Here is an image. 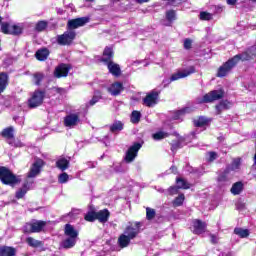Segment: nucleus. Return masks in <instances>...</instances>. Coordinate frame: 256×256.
Returning a JSON list of instances; mask_svg holds the SVG:
<instances>
[{"label":"nucleus","instance_id":"f257e3e1","mask_svg":"<svg viewBox=\"0 0 256 256\" xmlns=\"http://www.w3.org/2000/svg\"><path fill=\"white\" fill-rule=\"evenodd\" d=\"M109 217H111L109 209L104 208L96 212L95 207L93 206H91L89 211L84 215V219L88 223H95V221H98L99 223L105 224L109 221Z\"/></svg>","mask_w":256,"mask_h":256},{"label":"nucleus","instance_id":"f03ea898","mask_svg":"<svg viewBox=\"0 0 256 256\" xmlns=\"http://www.w3.org/2000/svg\"><path fill=\"white\" fill-rule=\"evenodd\" d=\"M47 95V91L36 89L34 92L30 94L29 99L27 100V107L29 109H37V107H41L45 101V97Z\"/></svg>","mask_w":256,"mask_h":256},{"label":"nucleus","instance_id":"7ed1b4c3","mask_svg":"<svg viewBox=\"0 0 256 256\" xmlns=\"http://www.w3.org/2000/svg\"><path fill=\"white\" fill-rule=\"evenodd\" d=\"M239 59H241L239 56H233L232 58H229L218 68L216 77H220L221 79L223 77H227L230 71H233V69L237 67L239 64Z\"/></svg>","mask_w":256,"mask_h":256},{"label":"nucleus","instance_id":"20e7f679","mask_svg":"<svg viewBox=\"0 0 256 256\" xmlns=\"http://www.w3.org/2000/svg\"><path fill=\"white\" fill-rule=\"evenodd\" d=\"M1 183L9 185V187H15L21 183V178L15 175L9 168L1 166Z\"/></svg>","mask_w":256,"mask_h":256},{"label":"nucleus","instance_id":"39448f33","mask_svg":"<svg viewBox=\"0 0 256 256\" xmlns=\"http://www.w3.org/2000/svg\"><path fill=\"white\" fill-rule=\"evenodd\" d=\"M1 31L4 35H14L15 37L23 35V27L19 25H11L8 22H1Z\"/></svg>","mask_w":256,"mask_h":256},{"label":"nucleus","instance_id":"423d86ee","mask_svg":"<svg viewBox=\"0 0 256 256\" xmlns=\"http://www.w3.org/2000/svg\"><path fill=\"white\" fill-rule=\"evenodd\" d=\"M223 97H225L224 89L212 90L202 97L201 103H213L223 99Z\"/></svg>","mask_w":256,"mask_h":256},{"label":"nucleus","instance_id":"0eeeda50","mask_svg":"<svg viewBox=\"0 0 256 256\" xmlns=\"http://www.w3.org/2000/svg\"><path fill=\"white\" fill-rule=\"evenodd\" d=\"M47 163L41 158H35L34 163L30 167L29 172L27 173L28 179H33V177H37L39 173H41V169L45 167Z\"/></svg>","mask_w":256,"mask_h":256},{"label":"nucleus","instance_id":"6e6552de","mask_svg":"<svg viewBox=\"0 0 256 256\" xmlns=\"http://www.w3.org/2000/svg\"><path fill=\"white\" fill-rule=\"evenodd\" d=\"M161 92L152 90L151 92L147 93L146 96L142 100V104L145 107H155L157 103H159V95Z\"/></svg>","mask_w":256,"mask_h":256},{"label":"nucleus","instance_id":"1a4fd4ad","mask_svg":"<svg viewBox=\"0 0 256 256\" xmlns=\"http://www.w3.org/2000/svg\"><path fill=\"white\" fill-rule=\"evenodd\" d=\"M75 37H77L75 31H66L63 34L58 35L56 41L58 45H71L75 40Z\"/></svg>","mask_w":256,"mask_h":256},{"label":"nucleus","instance_id":"9d476101","mask_svg":"<svg viewBox=\"0 0 256 256\" xmlns=\"http://www.w3.org/2000/svg\"><path fill=\"white\" fill-rule=\"evenodd\" d=\"M139 149H141V143L136 142L126 151V155L124 157L125 163H133L137 154L139 153Z\"/></svg>","mask_w":256,"mask_h":256},{"label":"nucleus","instance_id":"9b49d317","mask_svg":"<svg viewBox=\"0 0 256 256\" xmlns=\"http://www.w3.org/2000/svg\"><path fill=\"white\" fill-rule=\"evenodd\" d=\"M113 59H115V51L112 46H106L103 50L102 57L99 59L100 63H104V65H109V63H113Z\"/></svg>","mask_w":256,"mask_h":256},{"label":"nucleus","instance_id":"f8f14e48","mask_svg":"<svg viewBox=\"0 0 256 256\" xmlns=\"http://www.w3.org/2000/svg\"><path fill=\"white\" fill-rule=\"evenodd\" d=\"M235 57H239V61H253L256 57V44L248 47L241 54H236Z\"/></svg>","mask_w":256,"mask_h":256},{"label":"nucleus","instance_id":"ddd939ff","mask_svg":"<svg viewBox=\"0 0 256 256\" xmlns=\"http://www.w3.org/2000/svg\"><path fill=\"white\" fill-rule=\"evenodd\" d=\"M207 231V222L201 219H194L192 221V233L194 235H203Z\"/></svg>","mask_w":256,"mask_h":256},{"label":"nucleus","instance_id":"4468645a","mask_svg":"<svg viewBox=\"0 0 256 256\" xmlns=\"http://www.w3.org/2000/svg\"><path fill=\"white\" fill-rule=\"evenodd\" d=\"M71 69V64L61 63L58 66H56L54 70V77H56V79H61V77H67Z\"/></svg>","mask_w":256,"mask_h":256},{"label":"nucleus","instance_id":"2eb2a0df","mask_svg":"<svg viewBox=\"0 0 256 256\" xmlns=\"http://www.w3.org/2000/svg\"><path fill=\"white\" fill-rule=\"evenodd\" d=\"M193 73H195V66H190L188 70L172 74L168 83H172V81H179V79H185V77H189V75H193Z\"/></svg>","mask_w":256,"mask_h":256},{"label":"nucleus","instance_id":"dca6fc26","mask_svg":"<svg viewBox=\"0 0 256 256\" xmlns=\"http://www.w3.org/2000/svg\"><path fill=\"white\" fill-rule=\"evenodd\" d=\"M141 233V222H135V227L127 226L124 230V235L130 239H135Z\"/></svg>","mask_w":256,"mask_h":256},{"label":"nucleus","instance_id":"f3484780","mask_svg":"<svg viewBox=\"0 0 256 256\" xmlns=\"http://www.w3.org/2000/svg\"><path fill=\"white\" fill-rule=\"evenodd\" d=\"M89 23V17H80L69 20L67 23L68 29H79V27H83Z\"/></svg>","mask_w":256,"mask_h":256},{"label":"nucleus","instance_id":"a211bd4d","mask_svg":"<svg viewBox=\"0 0 256 256\" xmlns=\"http://www.w3.org/2000/svg\"><path fill=\"white\" fill-rule=\"evenodd\" d=\"M80 121L79 114H69L64 118V125L65 127H75L79 125Z\"/></svg>","mask_w":256,"mask_h":256},{"label":"nucleus","instance_id":"6ab92c4d","mask_svg":"<svg viewBox=\"0 0 256 256\" xmlns=\"http://www.w3.org/2000/svg\"><path fill=\"white\" fill-rule=\"evenodd\" d=\"M4 139H7L8 143L13 146V141H15V129L13 126L4 128L1 132Z\"/></svg>","mask_w":256,"mask_h":256},{"label":"nucleus","instance_id":"aec40b11","mask_svg":"<svg viewBox=\"0 0 256 256\" xmlns=\"http://www.w3.org/2000/svg\"><path fill=\"white\" fill-rule=\"evenodd\" d=\"M122 91H125V87H123V83L121 82H114L108 88V92H110L113 97L121 95Z\"/></svg>","mask_w":256,"mask_h":256},{"label":"nucleus","instance_id":"412c9836","mask_svg":"<svg viewBox=\"0 0 256 256\" xmlns=\"http://www.w3.org/2000/svg\"><path fill=\"white\" fill-rule=\"evenodd\" d=\"M64 235L68 238L77 239L79 237V231L71 224H66L64 226Z\"/></svg>","mask_w":256,"mask_h":256},{"label":"nucleus","instance_id":"4be33fe9","mask_svg":"<svg viewBox=\"0 0 256 256\" xmlns=\"http://www.w3.org/2000/svg\"><path fill=\"white\" fill-rule=\"evenodd\" d=\"M30 230L29 233H41L47 222L39 220L33 223H30Z\"/></svg>","mask_w":256,"mask_h":256},{"label":"nucleus","instance_id":"5701e85b","mask_svg":"<svg viewBox=\"0 0 256 256\" xmlns=\"http://www.w3.org/2000/svg\"><path fill=\"white\" fill-rule=\"evenodd\" d=\"M107 69L111 75L114 77H121V66L115 62H109V64H106Z\"/></svg>","mask_w":256,"mask_h":256},{"label":"nucleus","instance_id":"b1692460","mask_svg":"<svg viewBox=\"0 0 256 256\" xmlns=\"http://www.w3.org/2000/svg\"><path fill=\"white\" fill-rule=\"evenodd\" d=\"M216 114L221 115L223 111L231 109V102L229 100H221L216 106Z\"/></svg>","mask_w":256,"mask_h":256},{"label":"nucleus","instance_id":"393cba45","mask_svg":"<svg viewBox=\"0 0 256 256\" xmlns=\"http://www.w3.org/2000/svg\"><path fill=\"white\" fill-rule=\"evenodd\" d=\"M211 121H213L211 118H207L205 116H198L196 120H193V125L194 127H199V128L207 127V125H209Z\"/></svg>","mask_w":256,"mask_h":256},{"label":"nucleus","instance_id":"a878e982","mask_svg":"<svg viewBox=\"0 0 256 256\" xmlns=\"http://www.w3.org/2000/svg\"><path fill=\"white\" fill-rule=\"evenodd\" d=\"M131 241L132 239L129 238L127 234H121L118 237V247H120V249H125L126 247H129V245H131Z\"/></svg>","mask_w":256,"mask_h":256},{"label":"nucleus","instance_id":"bb28decb","mask_svg":"<svg viewBox=\"0 0 256 256\" xmlns=\"http://www.w3.org/2000/svg\"><path fill=\"white\" fill-rule=\"evenodd\" d=\"M75 245H77V239L69 238V237L62 240V242L60 243V247L62 249H73V247H75Z\"/></svg>","mask_w":256,"mask_h":256},{"label":"nucleus","instance_id":"cd10ccee","mask_svg":"<svg viewBox=\"0 0 256 256\" xmlns=\"http://www.w3.org/2000/svg\"><path fill=\"white\" fill-rule=\"evenodd\" d=\"M49 54H50L49 49L41 48L36 51L35 57L38 61H47Z\"/></svg>","mask_w":256,"mask_h":256},{"label":"nucleus","instance_id":"c85d7f7f","mask_svg":"<svg viewBox=\"0 0 256 256\" xmlns=\"http://www.w3.org/2000/svg\"><path fill=\"white\" fill-rule=\"evenodd\" d=\"M27 191H29V182L26 181L23 183L22 188L16 191L15 197L16 199H23L25 195H27Z\"/></svg>","mask_w":256,"mask_h":256},{"label":"nucleus","instance_id":"c756f323","mask_svg":"<svg viewBox=\"0 0 256 256\" xmlns=\"http://www.w3.org/2000/svg\"><path fill=\"white\" fill-rule=\"evenodd\" d=\"M1 256H17V250L11 246H2Z\"/></svg>","mask_w":256,"mask_h":256},{"label":"nucleus","instance_id":"7c9ffc66","mask_svg":"<svg viewBox=\"0 0 256 256\" xmlns=\"http://www.w3.org/2000/svg\"><path fill=\"white\" fill-rule=\"evenodd\" d=\"M230 192L232 193V195H241V193L243 192V182H235L232 185Z\"/></svg>","mask_w":256,"mask_h":256},{"label":"nucleus","instance_id":"2f4dec72","mask_svg":"<svg viewBox=\"0 0 256 256\" xmlns=\"http://www.w3.org/2000/svg\"><path fill=\"white\" fill-rule=\"evenodd\" d=\"M56 167L60 169V171H67L69 169V160L66 158H60L56 161Z\"/></svg>","mask_w":256,"mask_h":256},{"label":"nucleus","instance_id":"473e14b6","mask_svg":"<svg viewBox=\"0 0 256 256\" xmlns=\"http://www.w3.org/2000/svg\"><path fill=\"white\" fill-rule=\"evenodd\" d=\"M176 185H178L180 189H191V183H189L185 178L177 177Z\"/></svg>","mask_w":256,"mask_h":256},{"label":"nucleus","instance_id":"72a5a7b5","mask_svg":"<svg viewBox=\"0 0 256 256\" xmlns=\"http://www.w3.org/2000/svg\"><path fill=\"white\" fill-rule=\"evenodd\" d=\"M9 87V74L1 72V93Z\"/></svg>","mask_w":256,"mask_h":256},{"label":"nucleus","instance_id":"f704fd0d","mask_svg":"<svg viewBox=\"0 0 256 256\" xmlns=\"http://www.w3.org/2000/svg\"><path fill=\"white\" fill-rule=\"evenodd\" d=\"M166 21L168 23H173V21H177V11L170 9L165 12Z\"/></svg>","mask_w":256,"mask_h":256},{"label":"nucleus","instance_id":"c9c22d12","mask_svg":"<svg viewBox=\"0 0 256 256\" xmlns=\"http://www.w3.org/2000/svg\"><path fill=\"white\" fill-rule=\"evenodd\" d=\"M101 99H103V94L101 93V91L96 90V91H94V95H93L92 99L89 101V105L91 107H93V105H95L96 103H99V101H101Z\"/></svg>","mask_w":256,"mask_h":256},{"label":"nucleus","instance_id":"e433bc0d","mask_svg":"<svg viewBox=\"0 0 256 256\" xmlns=\"http://www.w3.org/2000/svg\"><path fill=\"white\" fill-rule=\"evenodd\" d=\"M26 243L29 247L37 249V247H43V241L35 240L33 237L26 238Z\"/></svg>","mask_w":256,"mask_h":256},{"label":"nucleus","instance_id":"4c0bfd02","mask_svg":"<svg viewBox=\"0 0 256 256\" xmlns=\"http://www.w3.org/2000/svg\"><path fill=\"white\" fill-rule=\"evenodd\" d=\"M34 79V84L37 85V87L41 86V83L43 82V79H45V74L43 72H36L32 75Z\"/></svg>","mask_w":256,"mask_h":256},{"label":"nucleus","instance_id":"58836bf2","mask_svg":"<svg viewBox=\"0 0 256 256\" xmlns=\"http://www.w3.org/2000/svg\"><path fill=\"white\" fill-rule=\"evenodd\" d=\"M48 26L49 22L45 20H40L35 25V31H37L38 33H42V31H45V29H47Z\"/></svg>","mask_w":256,"mask_h":256},{"label":"nucleus","instance_id":"ea45409f","mask_svg":"<svg viewBox=\"0 0 256 256\" xmlns=\"http://www.w3.org/2000/svg\"><path fill=\"white\" fill-rule=\"evenodd\" d=\"M234 234L238 235L241 239H245L249 236V229L235 228Z\"/></svg>","mask_w":256,"mask_h":256},{"label":"nucleus","instance_id":"a19ab883","mask_svg":"<svg viewBox=\"0 0 256 256\" xmlns=\"http://www.w3.org/2000/svg\"><path fill=\"white\" fill-rule=\"evenodd\" d=\"M123 122L121 121H115L111 126H110V131L111 133H117L118 131H123Z\"/></svg>","mask_w":256,"mask_h":256},{"label":"nucleus","instance_id":"79ce46f5","mask_svg":"<svg viewBox=\"0 0 256 256\" xmlns=\"http://www.w3.org/2000/svg\"><path fill=\"white\" fill-rule=\"evenodd\" d=\"M187 113H191V108L190 107H184L180 110H177L174 113V119H179L180 117H183V115H187Z\"/></svg>","mask_w":256,"mask_h":256},{"label":"nucleus","instance_id":"37998d69","mask_svg":"<svg viewBox=\"0 0 256 256\" xmlns=\"http://www.w3.org/2000/svg\"><path fill=\"white\" fill-rule=\"evenodd\" d=\"M231 173V169L226 168L223 173H221L220 175H218L217 177V181L218 183H225L227 181V175Z\"/></svg>","mask_w":256,"mask_h":256},{"label":"nucleus","instance_id":"c03bdc74","mask_svg":"<svg viewBox=\"0 0 256 256\" xmlns=\"http://www.w3.org/2000/svg\"><path fill=\"white\" fill-rule=\"evenodd\" d=\"M166 137H169V133L163 131L156 132L152 135L154 141H161V139H165Z\"/></svg>","mask_w":256,"mask_h":256},{"label":"nucleus","instance_id":"a18cd8bd","mask_svg":"<svg viewBox=\"0 0 256 256\" xmlns=\"http://www.w3.org/2000/svg\"><path fill=\"white\" fill-rule=\"evenodd\" d=\"M185 201V194H179L178 197H176L173 200V206L174 207H181Z\"/></svg>","mask_w":256,"mask_h":256},{"label":"nucleus","instance_id":"49530a36","mask_svg":"<svg viewBox=\"0 0 256 256\" xmlns=\"http://www.w3.org/2000/svg\"><path fill=\"white\" fill-rule=\"evenodd\" d=\"M155 215H157V213L155 212V209L147 207L146 208V219L147 221H153V219H155Z\"/></svg>","mask_w":256,"mask_h":256},{"label":"nucleus","instance_id":"de8ad7c7","mask_svg":"<svg viewBox=\"0 0 256 256\" xmlns=\"http://www.w3.org/2000/svg\"><path fill=\"white\" fill-rule=\"evenodd\" d=\"M237 169H241V157H237L232 160L231 170L237 171Z\"/></svg>","mask_w":256,"mask_h":256},{"label":"nucleus","instance_id":"09e8293b","mask_svg":"<svg viewBox=\"0 0 256 256\" xmlns=\"http://www.w3.org/2000/svg\"><path fill=\"white\" fill-rule=\"evenodd\" d=\"M211 20H213V14L207 11L200 12V21H211Z\"/></svg>","mask_w":256,"mask_h":256},{"label":"nucleus","instance_id":"8fccbe9b","mask_svg":"<svg viewBox=\"0 0 256 256\" xmlns=\"http://www.w3.org/2000/svg\"><path fill=\"white\" fill-rule=\"evenodd\" d=\"M139 121H141V112L134 110L131 114V122L139 123Z\"/></svg>","mask_w":256,"mask_h":256},{"label":"nucleus","instance_id":"3c124183","mask_svg":"<svg viewBox=\"0 0 256 256\" xmlns=\"http://www.w3.org/2000/svg\"><path fill=\"white\" fill-rule=\"evenodd\" d=\"M181 140H173L171 142V151L175 152L178 149H181Z\"/></svg>","mask_w":256,"mask_h":256},{"label":"nucleus","instance_id":"603ef678","mask_svg":"<svg viewBox=\"0 0 256 256\" xmlns=\"http://www.w3.org/2000/svg\"><path fill=\"white\" fill-rule=\"evenodd\" d=\"M69 181V174L67 172H64L58 176V182L59 183H67Z\"/></svg>","mask_w":256,"mask_h":256},{"label":"nucleus","instance_id":"864d4df0","mask_svg":"<svg viewBox=\"0 0 256 256\" xmlns=\"http://www.w3.org/2000/svg\"><path fill=\"white\" fill-rule=\"evenodd\" d=\"M209 237H210V243L212 245H217L219 243V235L210 233Z\"/></svg>","mask_w":256,"mask_h":256},{"label":"nucleus","instance_id":"5fc2aeb1","mask_svg":"<svg viewBox=\"0 0 256 256\" xmlns=\"http://www.w3.org/2000/svg\"><path fill=\"white\" fill-rule=\"evenodd\" d=\"M167 1L168 5H171L172 7H179V5L183 4V0H162Z\"/></svg>","mask_w":256,"mask_h":256},{"label":"nucleus","instance_id":"6e6d98bb","mask_svg":"<svg viewBox=\"0 0 256 256\" xmlns=\"http://www.w3.org/2000/svg\"><path fill=\"white\" fill-rule=\"evenodd\" d=\"M208 155V163H213V161H215L219 157V155H217V152L215 151L208 152Z\"/></svg>","mask_w":256,"mask_h":256},{"label":"nucleus","instance_id":"4d7b16f0","mask_svg":"<svg viewBox=\"0 0 256 256\" xmlns=\"http://www.w3.org/2000/svg\"><path fill=\"white\" fill-rule=\"evenodd\" d=\"M179 189H181L179 187V185H176V186H170L169 189H168V193L170 195H177V193H179Z\"/></svg>","mask_w":256,"mask_h":256},{"label":"nucleus","instance_id":"13d9d810","mask_svg":"<svg viewBox=\"0 0 256 256\" xmlns=\"http://www.w3.org/2000/svg\"><path fill=\"white\" fill-rule=\"evenodd\" d=\"M191 47H193V41L189 38H186L184 40V49L189 50Z\"/></svg>","mask_w":256,"mask_h":256},{"label":"nucleus","instance_id":"bf43d9fd","mask_svg":"<svg viewBox=\"0 0 256 256\" xmlns=\"http://www.w3.org/2000/svg\"><path fill=\"white\" fill-rule=\"evenodd\" d=\"M170 171H171V173H173L174 175H177V174L179 173L177 166H171V167H170Z\"/></svg>","mask_w":256,"mask_h":256},{"label":"nucleus","instance_id":"052dcab7","mask_svg":"<svg viewBox=\"0 0 256 256\" xmlns=\"http://www.w3.org/2000/svg\"><path fill=\"white\" fill-rule=\"evenodd\" d=\"M54 90H55L59 95H61L62 93H65V89H63V88L56 87V88H54Z\"/></svg>","mask_w":256,"mask_h":256},{"label":"nucleus","instance_id":"680f3d73","mask_svg":"<svg viewBox=\"0 0 256 256\" xmlns=\"http://www.w3.org/2000/svg\"><path fill=\"white\" fill-rule=\"evenodd\" d=\"M227 5H237V0H226Z\"/></svg>","mask_w":256,"mask_h":256},{"label":"nucleus","instance_id":"e2e57ef3","mask_svg":"<svg viewBox=\"0 0 256 256\" xmlns=\"http://www.w3.org/2000/svg\"><path fill=\"white\" fill-rule=\"evenodd\" d=\"M137 3H139L140 5H143V3H149L150 0H136Z\"/></svg>","mask_w":256,"mask_h":256},{"label":"nucleus","instance_id":"0e129e2a","mask_svg":"<svg viewBox=\"0 0 256 256\" xmlns=\"http://www.w3.org/2000/svg\"><path fill=\"white\" fill-rule=\"evenodd\" d=\"M4 105H5L6 107H11V102H10V101L5 102Z\"/></svg>","mask_w":256,"mask_h":256},{"label":"nucleus","instance_id":"69168bd1","mask_svg":"<svg viewBox=\"0 0 256 256\" xmlns=\"http://www.w3.org/2000/svg\"><path fill=\"white\" fill-rule=\"evenodd\" d=\"M86 3H95V0H85Z\"/></svg>","mask_w":256,"mask_h":256},{"label":"nucleus","instance_id":"338daca9","mask_svg":"<svg viewBox=\"0 0 256 256\" xmlns=\"http://www.w3.org/2000/svg\"><path fill=\"white\" fill-rule=\"evenodd\" d=\"M119 1H121V0H114L115 3H119Z\"/></svg>","mask_w":256,"mask_h":256},{"label":"nucleus","instance_id":"774afa93","mask_svg":"<svg viewBox=\"0 0 256 256\" xmlns=\"http://www.w3.org/2000/svg\"><path fill=\"white\" fill-rule=\"evenodd\" d=\"M252 1V3H256V0H251Z\"/></svg>","mask_w":256,"mask_h":256}]
</instances>
